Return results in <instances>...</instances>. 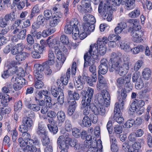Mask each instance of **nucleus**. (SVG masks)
Returning a JSON list of instances; mask_svg holds the SVG:
<instances>
[{"mask_svg": "<svg viewBox=\"0 0 152 152\" xmlns=\"http://www.w3.org/2000/svg\"><path fill=\"white\" fill-rule=\"evenodd\" d=\"M51 89V93L55 97L59 96L63 93V90L61 88H56L55 86H52Z\"/></svg>", "mask_w": 152, "mask_h": 152, "instance_id": "16", "label": "nucleus"}, {"mask_svg": "<svg viewBox=\"0 0 152 152\" xmlns=\"http://www.w3.org/2000/svg\"><path fill=\"white\" fill-rule=\"evenodd\" d=\"M143 77L146 80H148L151 76V72L149 69H145L142 72Z\"/></svg>", "mask_w": 152, "mask_h": 152, "instance_id": "34", "label": "nucleus"}, {"mask_svg": "<svg viewBox=\"0 0 152 152\" xmlns=\"http://www.w3.org/2000/svg\"><path fill=\"white\" fill-rule=\"evenodd\" d=\"M18 142L20 144V146L22 147L24 152H28V137H26L24 140L20 137L18 139Z\"/></svg>", "mask_w": 152, "mask_h": 152, "instance_id": "13", "label": "nucleus"}, {"mask_svg": "<svg viewBox=\"0 0 152 152\" xmlns=\"http://www.w3.org/2000/svg\"><path fill=\"white\" fill-rule=\"evenodd\" d=\"M23 44L22 43H19L13 47L11 51L12 54L15 55L19 53V51L22 50Z\"/></svg>", "mask_w": 152, "mask_h": 152, "instance_id": "27", "label": "nucleus"}, {"mask_svg": "<svg viewBox=\"0 0 152 152\" xmlns=\"http://www.w3.org/2000/svg\"><path fill=\"white\" fill-rule=\"evenodd\" d=\"M109 69L108 66H104L99 65V73H101L104 75L107 72L108 69Z\"/></svg>", "mask_w": 152, "mask_h": 152, "instance_id": "45", "label": "nucleus"}, {"mask_svg": "<svg viewBox=\"0 0 152 152\" xmlns=\"http://www.w3.org/2000/svg\"><path fill=\"white\" fill-rule=\"evenodd\" d=\"M12 16L10 14L6 15L4 17V19H3L0 23V27L1 28H4L7 25V22L11 20Z\"/></svg>", "mask_w": 152, "mask_h": 152, "instance_id": "28", "label": "nucleus"}, {"mask_svg": "<svg viewBox=\"0 0 152 152\" xmlns=\"http://www.w3.org/2000/svg\"><path fill=\"white\" fill-rule=\"evenodd\" d=\"M98 45H99V54L102 56L104 55L106 52V47L105 44H103V42L100 41L99 39L97 42Z\"/></svg>", "mask_w": 152, "mask_h": 152, "instance_id": "24", "label": "nucleus"}, {"mask_svg": "<svg viewBox=\"0 0 152 152\" xmlns=\"http://www.w3.org/2000/svg\"><path fill=\"white\" fill-rule=\"evenodd\" d=\"M134 121L132 119H130L128 120L124 124L125 127L129 128L131 127L134 123Z\"/></svg>", "mask_w": 152, "mask_h": 152, "instance_id": "55", "label": "nucleus"}, {"mask_svg": "<svg viewBox=\"0 0 152 152\" xmlns=\"http://www.w3.org/2000/svg\"><path fill=\"white\" fill-rule=\"evenodd\" d=\"M55 57L53 51L52 50L48 49V61L45 62L48 64V66L51 65L55 63L54 60Z\"/></svg>", "mask_w": 152, "mask_h": 152, "instance_id": "17", "label": "nucleus"}, {"mask_svg": "<svg viewBox=\"0 0 152 152\" xmlns=\"http://www.w3.org/2000/svg\"><path fill=\"white\" fill-rule=\"evenodd\" d=\"M117 45L120 46L121 49L124 50L125 51H128L130 50V46L128 43L121 40L117 42Z\"/></svg>", "mask_w": 152, "mask_h": 152, "instance_id": "21", "label": "nucleus"}, {"mask_svg": "<svg viewBox=\"0 0 152 152\" xmlns=\"http://www.w3.org/2000/svg\"><path fill=\"white\" fill-rule=\"evenodd\" d=\"M44 18L47 20H49L52 17V13L50 10H46L44 12Z\"/></svg>", "mask_w": 152, "mask_h": 152, "instance_id": "46", "label": "nucleus"}, {"mask_svg": "<svg viewBox=\"0 0 152 152\" xmlns=\"http://www.w3.org/2000/svg\"><path fill=\"white\" fill-rule=\"evenodd\" d=\"M97 45L95 43L91 45L88 52L85 54L84 56V67L94 63L95 59L98 58V47Z\"/></svg>", "mask_w": 152, "mask_h": 152, "instance_id": "2", "label": "nucleus"}, {"mask_svg": "<svg viewBox=\"0 0 152 152\" xmlns=\"http://www.w3.org/2000/svg\"><path fill=\"white\" fill-rule=\"evenodd\" d=\"M44 47V46L42 45L40 46L39 45L36 43L33 46L34 50L39 53H41L43 52Z\"/></svg>", "mask_w": 152, "mask_h": 152, "instance_id": "35", "label": "nucleus"}, {"mask_svg": "<svg viewBox=\"0 0 152 152\" xmlns=\"http://www.w3.org/2000/svg\"><path fill=\"white\" fill-rule=\"evenodd\" d=\"M64 139L63 136H59L57 140L59 148L61 149V150H65V149L67 150L69 148V144L68 140H65Z\"/></svg>", "mask_w": 152, "mask_h": 152, "instance_id": "11", "label": "nucleus"}, {"mask_svg": "<svg viewBox=\"0 0 152 152\" xmlns=\"http://www.w3.org/2000/svg\"><path fill=\"white\" fill-rule=\"evenodd\" d=\"M0 99H2L1 101L2 104L6 105L11 99V98H10L8 94H4L1 92L0 93Z\"/></svg>", "mask_w": 152, "mask_h": 152, "instance_id": "25", "label": "nucleus"}, {"mask_svg": "<svg viewBox=\"0 0 152 152\" xmlns=\"http://www.w3.org/2000/svg\"><path fill=\"white\" fill-rule=\"evenodd\" d=\"M111 0H107L106 3L101 1L98 7V12L101 16L104 19H106L108 21L112 19V15L113 13L112 7L110 5V1Z\"/></svg>", "mask_w": 152, "mask_h": 152, "instance_id": "3", "label": "nucleus"}, {"mask_svg": "<svg viewBox=\"0 0 152 152\" xmlns=\"http://www.w3.org/2000/svg\"><path fill=\"white\" fill-rule=\"evenodd\" d=\"M39 11V8L37 6H34L31 10L30 18L31 19L34 16L35 13H38Z\"/></svg>", "mask_w": 152, "mask_h": 152, "instance_id": "59", "label": "nucleus"}, {"mask_svg": "<svg viewBox=\"0 0 152 152\" xmlns=\"http://www.w3.org/2000/svg\"><path fill=\"white\" fill-rule=\"evenodd\" d=\"M94 89L91 88H88L84 96L83 97L81 103L82 105H91L93 103H91L94 94Z\"/></svg>", "mask_w": 152, "mask_h": 152, "instance_id": "6", "label": "nucleus"}, {"mask_svg": "<svg viewBox=\"0 0 152 152\" xmlns=\"http://www.w3.org/2000/svg\"><path fill=\"white\" fill-rule=\"evenodd\" d=\"M86 82L90 86H92L93 85V82H95L97 79V75H92L91 78L90 77H88Z\"/></svg>", "mask_w": 152, "mask_h": 152, "instance_id": "36", "label": "nucleus"}, {"mask_svg": "<svg viewBox=\"0 0 152 152\" xmlns=\"http://www.w3.org/2000/svg\"><path fill=\"white\" fill-rule=\"evenodd\" d=\"M29 109L33 111H37L40 110V107L35 104H29Z\"/></svg>", "mask_w": 152, "mask_h": 152, "instance_id": "63", "label": "nucleus"}, {"mask_svg": "<svg viewBox=\"0 0 152 152\" xmlns=\"http://www.w3.org/2000/svg\"><path fill=\"white\" fill-rule=\"evenodd\" d=\"M22 103L21 101H19L14 105V110L15 111L20 110L22 108Z\"/></svg>", "mask_w": 152, "mask_h": 152, "instance_id": "64", "label": "nucleus"}, {"mask_svg": "<svg viewBox=\"0 0 152 152\" xmlns=\"http://www.w3.org/2000/svg\"><path fill=\"white\" fill-rule=\"evenodd\" d=\"M11 71L10 69H8L7 70L4 71L1 74V77L4 79H5L12 76L13 75L11 73Z\"/></svg>", "mask_w": 152, "mask_h": 152, "instance_id": "42", "label": "nucleus"}, {"mask_svg": "<svg viewBox=\"0 0 152 152\" xmlns=\"http://www.w3.org/2000/svg\"><path fill=\"white\" fill-rule=\"evenodd\" d=\"M140 10L137 9L134 10L128 14L129 16L132 18H137L140 15Z\"/></svg>", "mask_w": 152, "mask_h": 152, "instance_id": "33", "label": "nucleus"}, {"mask_svg": "<svg viewBox=\"0 0 152 152\" xmlns=\"http://www.w3.org/2000/svg\"><path fill=\"white\" fill-rule=\"evenodd\" d=\"M83 107H82L83 109V114L85 116H87L90 113V109H91V106L92 105H82Z\"/></svg>", "mask_w": 152, "mask_h": 152, "instance_id": "37", "label": "nucleus"}, {"mask_svg": "<svg viewBox=\"0 0 152 152\" xmlns=\"http://www.w3.org/2000/svg\"><path fill=\"white\" fill-rule=\"evenodd\" d=\"M65 28H81L80 24L76 18L72 19L69 22H67L65 26Z\"/></svg>", "mask_w": 152, "mask_h": 152, "instance_id": "12", "label": "nucleus"}, {"mask_svg": "<svg viewBox=\"0 0 152 152\" xmlns=\"http://www.w3.org/2000/svg\"><path fill=\"white\" fill-rule=\"evenodd\" d=\"M73 135L76 138H78L80 136L81 133L80 130L78 129L73 128L72 129Z\"/></svg>", "mask_w": 152, "mask_h": 152, "instance_id": "48", "label": "nucleus"}, {"mask_svg": "<svg viewBox=\"0 0 152 152\" xmlns=\"http://www.w3.org/2000/svg\"><path fill=\"white\" fill-rule=\"evenodd\" d=\"M133 150H131L132 152H141L140 150L141 148L140 144L139 142H135L132 145Z\"/></svg>", "mask_w": 152, "mask_h": 152, "instance_id": "38", "label": "nucleus"}, {"mask_svg": "<svg viewBox=\"0 0 152 152\" xmlns=\"http://www.w3.org/2000/svg\"><path fill=\"white\" fill-rule=\"evenodd\" d=\"M65 127L67 131H70L72 129V125L71 121L69 119H66L65 122Z\"/></svg>", "mask_w": 152, "mask_h": 152, "instance_id": "41", "label": "nucleus"}, {"mask_svg": "<svg viewBox=\"0 0 152 152\" xmlns=\"http://www.w3.org/2000/svg\"><path fill=\"white\" fill-rule=\"evenodd\" d=\"M26 32V29H15L13 32L14 34L17 35L18 38L22 39L25 38Z\"/></svg>", "mask_w": 152, "mask_h": 152, "instance_id": "22", "label": "nucleus"}, {"mask_svg": "<svg viewBox=\"0 0 152 152\" xmlns=\"http://www.w3.org/2000/svg\"><path fill=\"white\" fill-rule=\"evenodd\" d=\"M58 119L59 121L58 125L59 126H61L65 120L66 115L64 112L62 110L59 111L56 114Z\"/></svg>", "mask_w": 152, "mask_h": 152, "instance_id": "19", "label": "nucleus"}, {"mask_svg": "<svg viewBox=\"0 0 152 152\" xmlns=\"http://www.w3.org/2000/svg\"><path fill=\"white\" fill-rule=\"evenodd\" d=\"M94 63L90 65L89 68V71L92 73V75H97L96 72V66L94 64ZM90 66V65H88Z\"/></svg>", "mask_w": 152, "mask_h": 152, "instance_id": "56", "label": "nucleus"}, {"mask_svg": "<svg viewBox=\"0 0 152 152\" xmlns=\"http://www.w3.org/2000/svg\"><path fill=\"white\" fill-rule=\"evenodd\" d=\"M48 65V64L46 62H44L42 64H36L34 66L36 67V69L34 71V74L35 77H43L44 75L43 71L45 68Z\"/></svg>", "mask_w": 152, "mask_h": 152, "instance_id": "8", "label": "nucleus"}, {"mask_svg": "<svg viewBox=\"0 0 152 152\" xmlns=\"http://www.w3.org/2000/svg\"><path fill=\"white\" fill-rule=\"evenodd\" d=\"M39 142L38 140L36 138H34L33 140L29 139V151L31 152L37 151V148L36 145Z\"/></svg>", "mask_w": 152, "mask_h": 152, "instance_id": "15", "label": "nucleus"}, {"mask_svg": "<svg viewBox=\"0 0 152 152\" xmlns=\"http://www.w3.org/2000/svg\"><path fill=\"white\" fill-rule=\"evenodd\" d=\"M12 85L10 83H7V85L2 88V91L5 93H9L12 90Z\"/></svg>", "mask_w": 152, "mask_h": 152, "instance_id": "40", "label": "nucleus"}, {"mask_svg": "<svg viewBox=\"0 0 152 152\" xmlns=\"http://www.w3.org/2000/svg\"><path fill=\"white\" fill-rule=\"evenodd\" d=\"M128 22L129 23V25L130 26L129 28H140V26L136 19H129Z\"/></svg>", "mask_w": 152, "mask_h": 152, "instance_id": "26", "label": "nucleus"}, {"mask_svg": "<svg viewBox=\"0 0 152 152\" xmlns=\"http://www.w3.org/2000/svg\"><path fill=\"white\" fill-rule=\"evenodd\" d=\"M48 95V92L47 90H41L39 91L38 93V96L39 98L41 99L43 97V96L46 97L47 95Z\"/></svg>", "mask_w": 152, "mask_h": 152, "instance_id": "58", "label": "nucleus"}, {"mask_svg": "<svg viewBox=\"0 0 152 152\" xmlns=\"http://www.w3.org/2000/svg\"><path fill=\"white\" fill-rule=\"evenodd\" d=\"M89 118L91 122L92 121L94 124L96 123L98 121L97 117L96 115H94L93 114H91L90 115Z\"/></svg>", "mask_w": 152, "mask_h": 152, "instance_id": "62", "label": "nucleus"}, {"mask_svg": "<svg viewBox=\"0 0 152 152\" xmlns=\"http://www.w3.org/2000/svg\"><path fill=\"white\" fill-rule=\"evenodd\" d=\"M76 109L69 107L68 108L67 114L68 116L71 117L72 120H75L77 118L78 115L75 112Z\"/></svg>", "mask_w": 152, "mask_h": 152, "instance_id": "18", "label": "nucleus"}, {"mask_svg": "<svg viewBox=\"0 0 152 152\" xmlns=\"http://www.w3.org/2000/svg\"><path fill=\"white\" fill-rule=\"evenodd\" d=\"M124 103L121 99L118 102L115 103L114 110V119L118 123H122L124 120L123 117H121V110H122Z\"/></svg>", "mask_w": 152, "mask_h": 152, "instance_id": "4", "label": "nucleus"}, {"mask_svg": "<svg viewBox=\"0 0 152 152\" xmlns=\"http://www.w3.org/2000/svg\"><path fill=\"white\" fill-rule=\"evenodd\" d=\"M54 52L57 56V59L60 61V64H63L66 59V56L62 54L58 46L55 47Z\"/></svg>", "mask_w": 152, "mask_h": 152, "instance_id": "14", "label": "nucleus"}, {"mask_svg": "<svg viewBox=\"0 0 152 152\" xmlns=\"http://www.w3.org/2000/svg\"><path fill=\"white\" fill-rule=\"evenodd\" d=\"M82 26L83 28H95V25L93 23L90 24L89 23H84Z\"/></svg>", "mask_w": 152, "mask_h": 152, "instance_id": "50", "label": "nucleus"}, {"mask_svg": "<svg viewBox=\"0 0 152 152\" xmlns=\"http://www.w3.org/2000/svg\"><path fill=\"white\" fill-rule=\"evenodd\" d=\"M55 29H46L43 31L42 34L43 36H47L48 35H50L55 31Z\"/></svg>", "mask_w": 152, "mask_h": 152, "instance_id": "53", "label": "nucleus"}, {"mask_svg": "<svg viewBox=\"0 0 152 152\" xmlns=\"http://www.w3.org/2000/svg\"><path fill=\"white\" fill-rule=\"evenodd\" d=\"M60 40L61 42L64 45H67L69 43L68 38L65 35L61 36Z\"/></svg>", "mask_w": 152, "mask_h": 152, "instance_id": "49", "label": "nucleus"}, {"mask_svg": "<svg viewBox=\"0 0 152 152\" xmlns=\"http://www.w3.org/2000/svg\"><path fill=\"white\" fill-rule=\"evenodd\" d=\"M124 84L123 78L121 77L117 79L116 84L119 88H121L123 87Z\"/></svg>", "mask_w": 152, "mask_h": 152, "instance_id": "52", "label": "nucleus"}, {"mask_svg": "<svg viewBox=\"0 0 152 152\" xmlns=\"http://www.w3.org/2000/svg\"><path fill=\"white\" fill-rule=\"evenodd\" d=\"M112 2H114L113 0H112ZM115 3L117 6H119L121 4H125L126 6V9L128 10L132 9L134 7L133 4L134 1V0H114Z\"/></svg>", "mask_w": 152, "mask_h": 152, "instance_id": "9", "label": "nucleus"}, {"mask_svg": "<svg viewBox=\"0 0 152 152\" xmlns=\"http://www.w3.org/2000/svg\"><path fill=\"white\" fill-rule=\"evenodd\" d=\"M48 127L50 131L53 132V134H56L57 132L58 127L56 126H52L51 125L48 124Z\"/></svg>", "mask_w": 152, "mask_h": 152, "instance_id": "47", "label": "nucleus"}, {"mask_svg": "<svg viewBox=\"0 0 152 152\" xmlns=\"http://www.w3.org/2000/svg\"><path fill=\"white\" fill-rule=\"evenodd\" d=\"M80 124L82 127H90L91 125V122L90 120L89 117L85 116L83 118L82 122Z\"/></svg>", "mask_w": 152, "mask_h": 152, "instance_id": "23", "label": "nucleus"}, {"mask_svg": "<svg viewBox=\"0 0 152 152\" xmlns=\"http://www.w3.org/2000/svg\"><path fill=\"white\" fill-rule=\"evenodd\" d=\"M27 53L25 52H23L17 54L15 57L16 59L18 61L24 60L26 58Z\"/></svg>", "mask_w": 152, "mask_h": 152, "instance_id": "32", "label": "nucleus"}, {"mask_svg": "<svg viewBox=\"0 0 152 152\" xmlns=\"http://www.w3.org/2000/svg\"><path fill=\"white\" fill-rule=\"evenodd\" d=\"M47 42L49 48L48 49L50 50H52L53 48H54L55 49V47H56L55 46L56 45L57 46H58V45H59L60 43V41L58 40L56 38L53 39L50 41H49V39H47Z\"/></svg>", "mask_w": 152, "mask_h": 152, "instance_id": "20", "label": "nucleus"}, {"mask_svg": "<svg viewBox=\"0 0 152 152\" xmlns=\"http://www.w3.org/2000/svg\"><path fill=\"white\" fill-rule=\"evenodd\" d=\"M68 102L70 104L69 107L76 109L77 105L76 100L72 99L69 100V99H68Z\"/></svg>", "mask_w": 152, "mask_h": 152, "instance_id": "51", "label": "nucleus"}, {"mask_svg": "<svg viewBox=\"0 0 152 152\" xmlns=\"http://www.w3.org/2000/svg\"><path fill=\"white\" fill-rule=\"evenodd\" d=\"M11 81L15 83L13 85L14 89L16 91L20 90L22 86L26 83L25 79L22 77H15L13 76Z\"/></svg>", "mask_w": 152, "mask_h": 152, "instance_id": "7", "label": "nucleus"}, {"mask_svg": "<svg viewBox=\"0 0 152 152\" xmlns=\"http://www.w3.org/2000/svg\"><path fill=\"white\" fill-rule=\"evenodd\" d=\"M122 63L123 59L121 56L114 52H112L109 61V71L110 72H113L114 70L118 71V73L120 76H124L126 74L127 71L120 67Z\"/></svg>", "mask_w": 152, "mask_h": 152, "instance_id": "1", "label": "nucleus"}, {"mask_svg": "<svg viewBox=\"0 0 152 152\" xmlns=\"http://www.w3.org/2000/svg\"><path fill=\"white\" fill-rule=\"evenodd\" d=\"M141 29H122V34H127L130 32L132 36V40L135 42H139L141 37L143 36V31Z\"/></svg>", "mask_w": 152, "mask_h": 152, "instance_id": "5", "label": "nucleus"}, {"mask_svg": "<svg viewBox=\"0 0 152 152\" xmlns=\"http://www.w3.org/2000/svg\"><path fill=\"white\" fill-rule=\"evenodd\" d=\"M121 37L113 34H110L108 37V41H118L121 40Z\"/></svg>", "mask_w": 152, "mask_h": 152, "instance_id": "39", "label": "nucleus"}, {"mask_svg": "<svg viewBox=\"0 0 152 152\" xmlns=\"http://www.w3.org/2000/svg\"><path fill=\"white\" fill-rule=\"evenodd\" d=\"M60 21V20L59 19L52 18V20L50 22V26L52 27H54Z\"/></svg>", "mask_w": 152, "mask_h": 152, "instance_id": "54", "label": "nucleus"}, {"mask_svg": "<svg viewBox=\"0 0 152 152\" xmlns=\"http://www.w3.org/2000/svg\"><path fill=\"white\" fill-rule=\"evenodd\" d=\"M19 130L22 133V136L24 137L26 135V137H28V134L27 132L28 130V126L22 124L20 126Z\"/></svg>", "mask_w": 152, "mask_h": 152, "instance_id": "29", "label": "nucleus"}, {"mask_svg": "<svg viewBox=\"0 0 152 152\" xmlns=\"http://www.w3.org/2000/svg\"><path fill=\"white\" fill-rule=\"evenodd\" d=\"M91 110L95 115L100 114L103 115L105 114V110L102 105H95L91 104Z\"/></svg>", "mask_w": 152, "mask_h": 152, "instance_id": "10", "label": "nucleus"}, {"mask_svg": "<svg viewBox=\"0 0 152 152\" xmlns=\"http://www.w3.org/2000/svg\"><path fill=\"white\" fill-rule=\"evenodd\" d=\"M144 83L141 80H139V81H138L136 82L135 86L136 88L137 89H141L143 86Z\"/></svg>", "mask_w": 152, "mask_h": 152, "instance_id": "61", "label": "nucleus"}, {"mask_svg": "<svg viewBox=\"0 0 152 152\" xmlns=\"http://www.w3.org/2000/svg\"><path fill=\"white\" fill-rule=\"evenodd\" d=\"M136 103V101H134L133 102H132L130 105L129 110L131 112H134L135 111H137L138 108L136 106L137 105L135 104Z\"/></svg>", "mask_w": 152, "mask_h": 152, "instance_id": "57", "label": "nucleus"}, {"mask_svg": "<svg viewBox=\"0 0 152 152\" xmlns=\"http://www.w3.org/2000/svg\"><path fill=\"white\" fill-rule=\"evenodd\" d=\"M35 87L36 88L40 89L42 88L44 86V83L42 81L43 79V77H35Z\"/></svg>", "mask_w": 152, "mask_h": 152, "instance_id": "30", "label": "nucleus"}, {"mask_svg": "<svg viewBox=\"0 0 152 152\" xmlns=\"http://www.w3.org/2000/svg\"><path fill=\"white\" fill-rule=\"evenodd\" d=\"M145 48L142 45H139L131 49V51L134 54H137L140 52H142L144 50Z\"/></svg>", "mask_w": 152, "mask_h": 152, "instance_id": "31", "label": "nucleus"}, {"mask_svg": "<svg viewBox=\"0 0 152 152\" xmlns=\"http://www.w3.org/2000/svg\"><path fill=\"white\" fill-rule=\"evenodd\" d=\"M15 74L17 75L20 76L19 77H22L24 75V71L23 69L21 67L17 68Z\"/></svg>", "mask_w": 152, "mask_h": 152, "instance_id": "60", "label": "nucleus"}, {"mask_svg": "<svg viewBox=\"0 0 152 152\" xmlns=\"http://www.w3.org/2000/svg\"><path fill=\"white\" fill-rule=\"evenodd\" d=\"M102 95L103 99L107 100H110V95L108 92L105 90H103L102 91Z\"/></svg>", "mask_w": 152, "mask_h": 152, "instance_id": "44", "label": "nucleus"}, {"mask_svg": "<svg viewBox=\"0 0 152 152\" xmlns=\"http://www.w3.org/2000/svg\"><path fill=\"white\" fill-rule=\"evenodd\" d=\"M123 128L121 125H117L114 127V132L116 134H120L122 132Z\"/></svg>", "mask_w": 152, "mask_h": 152, "instance_id": "43", "label": "nucleus"}]
</instances>
